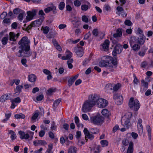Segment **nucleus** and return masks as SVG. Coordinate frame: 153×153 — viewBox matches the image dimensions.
<instances>
[{"label": "nucleus", "mask_w": 153, "mask_h": 153, "mask_svg": "<svg viewBox=\"0 0 153 153\" xmlns=\"http://www.w3.org/2000/svg\"><path fill=\"white\" fill-rule=\"evenodd\" d=\"M30 41L27 37L24 36L22 38L18 43L20 49L19 51V53L17 55L18 57H29L30 55Z\"/></svg>", "instance_id": "obj_1"}, {"label": "nucleus", "mask_w": 153, "mask_h": 153, "mask_svg": "<svg viewBox=\"0 0 153 153\" xmlns=\"http://www.w3.org/2000/svg\"><path fill=\"white\" fill-rule=\"evenodd\" d=\"M102 60L99 63L101 67H105L112 71V68L116 67L117 65L116 59H114L111 57L108 56H104L102 58Z\"/></svg>", "instance_id": "obj_2"}, {"label": "nucleus", "mask_w": 153, "mask_h": 153, "mask_svg": "<svg viewBox=\"0 0 153 153\" xmlns=\"http://www.w3.org/2000/svg\"><path fill=\"white\" fill-rule=\"evenodd\" d=\"M96 96L91 95L89 97L88 100L85 101L82 104V111L83 112L86 113L90 111L96 103Z\"/></svg>", "instance_id": "obj_3"}, {"label": "nucleus", "mask_w": 153, "mask_h": 153, "mask_svg": "<svg viewBox=\"0 0 153 153\" xmlns=\"http://www.w3.org/2000/svg\"><path fill=\"white\" fill-rule=\"evenodd\" d=\"M132 116L131 112H126L122 118L121 124L127 129L129 128V126L130 125V121Z\"/></svg>", "instance_id": "obj_4"}, {"label": "nucleus", "mask_w": 153, "mask_h": 153, "mask_svg": "<svg viewBox=\"0 0 153 153\" xmlns=\"http://www.w3.org/2000/svg\"><path fill=\"white\" fill-rule=\"evenodd\" d=\"M128 105L130 108L134 111L138 110L140 107V104L138 100L134 99L133 98H131L129 100Z\"/></svg>", "instance_id": "obj_5"}, {"label": "nucleus", "mask_w": 153, "mask_h": 153, "mask_svg": "<svg viewBox=\"0 0 153 153\" xmlns=\"http://www.w3.org/2000/svg\"><path fill=\"white\" fill-rule=\"evenodd\" d=\"M20 137L21 139H28L30 140H32L34 134V132L30 131H27V133L21 131L18 132Z\"/></svg>", "instance_id": "obj_6"}, {"label": "nucleus", "mask_w": 153, "mask_h": 153, "mask_svg": "<svg viewBox=\"0 0 153 153\" xmlns=\"http://www.w3.org/2000/svg\"><path fill=\"white\" fill-rule=\"evenodd\" d=\"M145 36L143 35H141L138 38L135 37H132L130 41V45H131L132 44L137 43L140 44H143L145 42Z\"/></svg>", "instance_id": "obj_7"}, {"label": "nucleus", "mask_w": 153, "mask_h": 153, "mask_svg": "<svg viewBox=\"0 0 153 153\" xmlns=\"http://www.w3.org/2000/svg\"><path fill=\"white\" fill-rule=\"evenodd\" d=\"M104 120V117L100 114L90 117L91 122L96 125H99L102 123Z\"/></svg>", "instance_id": "obj_8"}, {"label": "nucleus", "mask_w": 153, "mask_h": 153, "mask_svg": "<svg viewBox=\"0 0 153 153\" xmlns=\"http://www.w3.org/2000/svg\"><path fill=\"white\" fill-rule=\"evenodd\" d=\"M97 104V106L100 108H103L106 106L108 104V101L106 100L101 98L96 99Z\"/></svg>", "instance_id": "obj_9"}, {"label": "nucleus", "mask_w": 153, "mask_h": 153, "mask_svg": "<svg viewBox=\"0 0 153 153\" xmlns=\"http://www.w3.org/2000/svg\"><path fill=\"white\" fill-rule=\"evenodd\" d=\"M44 19V17H43L42 18L32 22L30 24V25L28 27L27 29H29L31 27H39L41 25Z\"/></svg>", "instance_id": "obj_10"}, {"label": "nucleus", "mask_w": 153, "mask_h": 153, "mask_svg": "<svg viewBox=\"0 0 153 153\" xmlns=\"http://www.w3.org/2000/svg\"><path fill=\"white\" fill-rule=\"evenodd\" d=\"M114 99L115 100L116 103L118 105H121L123 101V99L122 95L116 94L114 95L113 97Z\"/></svg>", "instance_id": "obj_11"}, {"label": "nucleus", "mask_w": 153, "mask_h": 153, "mask_svg": "<svg viewBox=\"0 0 153 153\" xmlns=\"http://www.w3.org/2000/svg\"><path fill=\"white\" fill-rule=\"evenodd\" d=\"M36 12L37 11L36 10L27 12V15L26 17L27 20L28 21L33 19L34 17L36 16Z\"/></svg>", "instance_id": "obj_12"}, {"label": "nucleus", "mask_w": 153, "mask_h": 153, "mask_svg": "<svg viewBox=\"0 0 153 153\" xmlns=\"http://www.w3.org/2000/svg\"><path fill=\"white\" fill-rule=\"evenodd\" d=\"M84 4L81 6V10L83 11H86L90 9L91 7L90 3L88 1L85 0L83 2Z\"/></svg>", "instance_id": "obj_13"}, {"label": "nucleus", "mask_w": 153, "mask_h": 153, "mask_svg": "<svg viewBox=\"0 0 153 153\" xmlns=\"http://www.w3.org/2000/svg\"><path fill=\"white\" fill-rule=\"evenodd\" d=\"M74 51L78 57H81L83 54L84 51L82 47L77 46L75 47Z\"/></svg>", "instance_id": "obj_14"}, {"label": "nucleus", "mask_w": 153, "mask_h": 153, "mask_svg": "<svg viewBox=\"0 0 153 153\" xmlns=\"http://www.w3.org/2000/svg\"><path fill=\"white\" fill-rule=\"evenodd\" d=\"M52 10L53 11V14H56V7L53 4H51L50 7L45 8L44 10L46 13H49Z\"/></svg>", "instance_id": "obj_15"}, {"label": "nucleus", "mask_w": 153, "mask_h": 153, "mask_svg": "<svg viewBox=\"0 0 153 153\" xmlns=\"http://www.w3.org/2000/svg\"><path fill=\"white\" fill-rule=\"evenodd\" d=\"M142 119L140 118L138 119L137 121V128L138 131V133L140 135H141L143 133V126L142 125Z\"/></svg>", "instance_id": "obj_16"}, {"label": "nucleus", "mask_w": 153, "mask_h": 153, "mask_svg": "<svg viewBox=\"0 0 153 153\" xmlns=\"http://www.w3.org/2000/svg\"><path fill=\"white\" fill-rule=\"evenodd\" d=\"M19 36V33L16 34L13 32H10L9 33L10 40L11 41H15Z\"/></svg>", "instance_id": "obj_17"}, {"label": "nucleus", "mask_w": 153, "mask_h": 153, "mask_svg": "<svg viewBox=\"0 0 153 153\" xmlns=\"http://www.w3.org/2000/svg\"><path fill=\"white\" fill-rule=\"evenodd\" d=\"M110 42L107 39L105 40L102 44L101 46L104 51H107L109 50V47Z\"/></svg>", "instance_id": "obj_18"}, {"label": "nucleus", "mask_w": 153, "mask_h": 153, "mask_svg": "<svg viewBox=\"0 0 153 153\" xmlns=\"http://www.w3.org/2000/svg\"><path fill=\"white\" fill-rule=\"evenodd\" d=\"M65 55L62 56V59L63 60L70 59L72 57V53L68 50H66L65 53Z\"/></svg>", "instance_id": "obj_19"}, {"label": "nucleus", "mask_w": 153, "mask_h": 153, "mask_svg": "<svg viewBox=\"0 0 153 153\" xmlns=\"http://www.w3.org/2000/svg\"><path fill=\"white\" fill-rule=\"evenodd\" d=\"M148 86V83L147 82H145L143 80L141 81V85L140 87V91L143 92L144 90H146Z\"/></svg>", "instance_id": "obj_20"}, {"label": "nucleus", "mask_w": 153, "mask_h": 153, "mask_svg": "<svg viewBox=\"0 0 153 153\" xmlns=\"http://www.w3.org/2000/svg\"><path fill=\"white\" fill-rule=\"evenodd\" d=\"M101 114L104 117H108L111 115V112L106 109H103L101 111Z\"/></svg>", "instance_id": "obj_21"}, {"label": "nucleus", "mask_w": 153, "mask_h": 153, "mask_svg": "<svg viewBox=\"0 0 153 153\" xmlns=\"http://www.w3.org/2000/svg\"><path fill=\"white\" fill-rule=\"evenodd\" d=\"M8 133L10 135V137L12 141L16 139L17 136L15 132L12 130H9L8 131Z\"/></svg>", "instance_id": "obj_22"}, {"label": "nucleus", "mask_w": 153, "mask_h": 153, "mask_svg": "<svg viewBox=\"0 0 153 153\" xmlns=\"http://www.w3.org/2000/svg\"><path fill=\"white\" fill-rule=\"evenodd\" d=\"M52 42L54 46L56 47L57 50L59 51H62V49L61 46L58 44L57 41L54 39L52 40Z\"/></svg>", "instance_id": "obj_23"}, {"label": "nucleus", "mask_w": 153, "mask_h": 153, "mask_svg": "<svg viewBox=\"0 0 153 153\" xmlns=\"http://www.w3.org/2000/svg\"><path fill=\"white\" fill-rule=\"evenodd\" d=\"M117 11L119 12V15L123 17H125L126 16V14L123 11V9L122 7H118L117 8Z\"/></svg>", "instance_id": "obj_24"}, {"label": "nucleus", "mask_w": 153, "mask_h": 153, "mask_svg": "<svg viewBox=\"0 0 153 153\" xmlns=\"http://www.w3.org/2000/svg\"><path fill=\"white\" fill-rule=\"evenodd\" d=\"M113 86L112 84H108L106 85L105 87V89L107 93L109 92V91L113 90Z\"/></svg>", "instance_id": "obj_25"}, {"label": "nucleus", "mask_w": 153, "mask_h": 153, "mask_svg": "<svg viewBox=\"0 0 153 153\" xmlns=\"http://www.w3.org/2000/svg\"><path fill=\"white\" fill-rule=\"evenodd\" d=\"M122 46L119 44H117L116 45L114 50L118 53H120L122 51Z\"/></svg>", "instance_id": "obj_26"}, {"label": "nucleus", "mask_w": 153, "mask_h": 153, "mask_svg": "<svg viewBox=\"0 0 153 153\" xmlns=\"http://www.w3.org/2000/svg\"><path fill=\"white\" fill-rule=\"evenodd\" d=\"M23 88V86L22 85H19L17 86L15 89V94L16 95H19L22 89Z\"/></svg>", "instance_id": "obj_27"}, {"label": "nucleus", "mask_w": 153, "mask_h": 153, "mask_svg": "<svg viewBox=\"0 0 153 153\" xmlns=\"http://www.w3.org/2000/svg\"><path fill=\"white\" fill-rule=\"evenodd\" d=\"M133 143L131 142L129 143V146L127 149L126 153H132L133 152Z\"/></svg>", "instance_id": "obj_28"}, {"label": "nucleus", "mask_w": 153, "mask_h": 153, "mask_svg": "<svg viewBox=\"0 0 153 153\" xmlns=\"http://www.w3.org/2000/svg\"><path fill=\"white\" fill-rule=\"evenodd\" d=\"M77 151V148L74 146H71L69 148L68 153H76Z\"/></svg>", "instance_id": "obj_29"}, {"label": "nucleus", "mask_w": 153, "mask_h": 153, "mask_svg": "<svg viewBox=\"0 0 153 153\" xmlns=\"http://www.w3.org/2000/svg\"><path fill=\"white\" fill-rule=\"evenodd\" d=\"M41 30L43 31L44 34H47L48 33L50 30V28L47 26H42Z\"/></svg>", "instance_id": "obj_30"}, {"label": "nucleus", "mask_w": 153, "mask_h": 153, "mask_svg": "<svg viewBox=\"0 0 153 153\" xmlns=\"http://www.w3.org/2000/svg\"><path fill=\"white\" fill-rule=\"evenodd\" d=\"M9 98V97L8 94H5L2 96L0 98V101L1 102H4L5 100Z\"/></svg>", "instance_id": "obj_31"}, {"label": "nucleus", "mask_w": 153, "mask_h": 153, "mask_svg": "<svg viewBox=\"0 0 153 153\" xmlns=\"http://www.w3.org/2000/svg\"><path fill=\"white\" fill-rule=\"evenodd\" d=\"M53 145L52 144L50 143L48 145V148L46 151L45 153H53L52 149H53Z\"/></svg>", "instance_id": "obj_32"}, {"label": "nucleus", "mask_w": 153, "mask_h": 153, "mask_svg": "<svg viewBox=\"0 0 153 153\" xmlns=\"http://www.w3.org/2000/svg\"><path fill=\"white\" fill-rule=\"evenodd\" d=\"M36 76L33 74L30 75L28 76L29 80L31 82H34L36 80Z\"/></svg>", "instance_id": "obj_33"}, {"label": "nucleus", "mask_w": 153, "mask_h": 153, "mask_svg": "<svg viewBox=\"0 0 153 153\" xmlns=\"http://www.w3.org/2000/svg\"><path fill=\"white\" fill-rule=\"evenodd\" d=\"M131 46L132 49L134 51H138L140 48V46L138 44H134V45L132 44Z\"/></svg>", "instance_id": "obj_34"}, {"label": "nucleus", "mask_w": 153, "mask_h": 153, "mask_svg": "<svg viewBox=\"0 0 153 153\" xmlns=\"http://www.w3.org/2000/svg\"><path fill=\"white\" fill-rule=\"evenodd\" d=\"M25 15V13L24 11L21 12L19 14L18 19L21 21L22 20L23 16Z\"/></svg>", "instance_id": "obj_35"}, {"label": "nucleus", "mask_w": 153, "mask_h": 153, "mask_svg": "<svg viewBox=\"0 0 153 153\" xmlns=\"http://www.w3.org/2000/svg\"><path fill=\"white\" fill-rule=\"evenodd\" d=\"M134 79L133 81L134 85V86L137 85L139 83V80L137 79L134 74H133Z\"/></svg>", "instance_id": "obj_36"}, {"label": "nucleus", "mask_w": 153, "mask_h": 153, "mask_svg": "<svg viewBox=\"0 0 153 153\" xmlns=\"http://www.w3.org/2000/svg\"><path fill=\"white\" fill-rule=\"evenodd\" d=\"M113 86V90L115 91L118 90L121 86V84L119 83L114 85Z\"/></svg>", "instance_id": "obj_37"}, {"label": "nucleus", "mask_w": 153, "mask_h": 153, "mask_svg": "<svg viewBox=\"0 0 153 153\" xmlns=\"http://www.w3.org/2000/svg\"><path fill=\"white\" fill-rule=\"evenodd\" d=\"M11 101L12 102H14L15 103L18 104L20 102L21 100L20 98L19 97H18L12 99Z\"/></svg>", "instance_id": "obj_38"}, {"label": "nucleus", "mask_w": 153, "mask_h": 153, "mask_svg": "<svg viewBox=\"0 0 153 153\" xmlns=\"http://www.w3.org/2000/svg\"><path fill=\"white\" fill-rule=\"evenodd\" d=\"M122 35V33L120 29H118L116 33L114 34V37H117L120 36Z\"/></svg>", "instance_id": "obj_39"}, {"label": "nucleus", "mask_w": 153, "mask_h": 153, "mask_svg": "<svg viewBox=\"0 0 153 153\" xmlns=\"http://www.w3.org/2000/svg\"><path fill=\"white\" fill-rule=\"evenodd\" d=\"M25 115L22 113H19L18 114H16L15 115V118L16 119H24L25 118Z\"/></svg>", "instance_id": "obj_40"}, {"label": "nucleus", "mask_w": 153, "mask_h": 153, "mask_svg": "<svg viewBox=\"0 0 153 153\" xmlns=\"http://www.w3.org/2000/svg\"><path fill=\"white\" fill-rule=\"evenodd\" d=\"M100 143L102 147H105L108 145V142L106 140H102L100 141Z\"/></svg>", "instance_id": "obj_41"}, {"label": "nucleus", "mask_w": 153, "mask_h": 153, "mask_svg": "<svg viewBox=\"0 0 153 153\" xmlns=\"http://www.w3.org/2000/svg\"><path fill=\"white\" fill-rule=\"evenodd\" d=\"M73 59H71L68 60L67 62L68 66L69 68L71 69L73 68V65L71 63L73 62Z\"/></svg>", "instance_id": "obj_42"}, {"label": "nucleus", "mask_w": 153, "mask_h": 153, "mask_svg": "<svg viewBox=\"0 0 153 153\" xmlns=\"http://www.w3.org/2000/svg\"><path fill=\"white\" fill-rule=\"evenodd\" d=\"M81 2L79 0H75L74 1V5L76 7H79L81 5Z\"/></svg>", "instance_id": "obj_43"}, {"label": "nucleus", "mask_w": 153, "mask_h": 153, "mask_svg": "<svg viewBox=\"0 0 153 153\" xmlns=\"http://www.w3.org/2000/svg\"><path fill=\"white\" fill-rule=\"evenodd\" d=\"M91 132L93 134H96L99 132V130L97 128H91L90 129Z\"/></svg>", "instance_id": "obj_44"}, {"label": "nucleus", "mask_w": 153, "mask_h": 153, "mask_svg": "<svg viewBox=\"0 0 153 153\" xmlns=\"http://www.w3.org/2000/svg\"><path fill=\"white\" fill-rule=\"evenodd\" d=\"M8 40V36L4 37L1 40V42L3 45H5L7 44Z\"/></svg>", "instance_id": "obj_45"}, {"label": "nucleus", "mask_w": 153, "mask_h": 153, "mask_svg": "<svg viewBox=\"0 0 153 153\" xmlns=\"http://www.w3.org/2000/svg\"><path fill=\"white\" fill-rule=\"evenodd\" d=\"M65 6V3L64 2H60L59 5V8L60 10L63 9Z\"/></svg>", "instance_id": "obj_46"}, {"label": "nucleus", "mask_w": 153, "mask_h": 153, "mask_svg": "<svg viewBox=\"0 0 153 153\" xmlns=\"http://www.w3.org/2000/svg\"><path fill=\"white\" fill-rule=\"evenodd\" d=\"M94 137V135L89 133L88 134L86 135V136H85V139L86 140V142H87V138L91 140H92L93 139Z\"/></svg>", "instance_id": "obj_47"}, {"label": "nucleus", "mask_w": 153, "mask_h": 153, "mask_svg": "<svg viewBox=\"0 0 153 153\" xmlns=\"http://www.w3.org/2000/svg\"><path fill=\"white\" fill-rule=\"evenodd\" d=\"M56 91L55 88H50L47 91V94L48 95H51L54 92Z\"/></svg>", "instance_id": "obj_48"}, {"label": "nucleus", "mask_w": 153, "mask_h": 153, "mask_svg": "<svg viewBox=\"0 0 153 153\" xmlns=\"http://www.w3.org/2000/svg\"><path fill=\"white\" fill-rule=\"evenodd\" d=\"M39 115L38 113H35L32 117V121L34 122L36 121V119L37 118Z\"/></svg>", "instance_id": "obj_49"}, {"label": "nucleus", "mask_w": 153, "mask_h": 153, "mask_svg": "<svg viewBox=\"0 0 153 153\" xmlns=\"http://www.w3.org/2000/svg\"><path fill=\"white\" fill-rule=\"evenodd\" d=\"M23 10H22L21 9L19 8H17L14 9L13 10V12L15 14H19L20 13H21V12H22Z\"/></svg>", "instance_id": "obj_50"}, {"label": "nucleus", "mask_w": 153, "mask_h": 153, "mask_svg": "<svg viewBox=\"0 0 153 153\" xmlns=\"http://www.w3.org/2000/svg\"><path fill=\"white\" fill-rule=\"evenodd\" d=\"M82 21L85 23H87L88 22V18L85 15H84L82 16Z\"/></svg>", "instance_id": "obj_51"}, {"label": "nucleus", "mask_w": 153, "mask_h": 153, "mask_svg": "<svg viewBox=\"0 0 153 153\" xmlns=\"http://www.w3.org/2000/svg\"><path fill=\"white\" fill-rule=\"evenodd\" d=\"M61 101L60 99H58L56 100L53 103V107H55L58 106Z\"/></svg>", "instance_id": "obj_52"}, {"label": "nucleus", "mask_w": 153, "mask_h": 153, "mask_svg": "<svg viewBox=\"0 0 153 153\" xmlns=\"http://www.w3.org/2000/svg\"><path fill=\"white\" fill-rule=\"evenodd\" d=\"M27 60L25 59H23L21 60V62L22 65H23L25 67H27V65L26 64Z\"/></svg>", "instance_id": "obj_53"}, {"label": "nucleus", "mask_w": 153, "mask_h": 153, "mask_svg": "<svg viewBox=\"0 0 153 153\" xmlns=\"http://www.w3.org/2000/svg\"><path fill=\"white\" fill-rule=\"evenodd\" d=\"M57 128V126L56 125L55 123L53 122L51 124V128L52 130H55Z\"/></svg>", "instance_id": "obj_54"}, {"label": "nucleus", "mask_w": 153, "mask_h": 153, "mask_svg": "<svg viewBox=\"0 0 153 153\" xmlns=\"http://www.w3.org/2000/svg\"><path fill=\"white\" fill-rule=\"evenodd\" d=\"M75 122L77 126L79 127V118L77 117H75L74 118Z\"/></svg>", "instance_id": "obj_55"}, {"label": "nucleus", "mask_w": 153, "mask_h": 153, "mask_svg": "<svg viewBox=\"0 0 153 153\" xmlns=\"http://www.w3.org/2000/svg\"><path fill=\"white\" fill-rule=\"evenodd\" d=\"M92 34L95 36H97L98 35V30L97 29H94L92 31Z\"/></svg>", "instance_id": "obj_56"}, {"label": "nucleus", "mask_w": 153, "mask_h": 153, "mask_svg": "<svg viewBox=\"0 0 153 153\" xmlns=\"http://www.w3.org/2000/svg\"><path fill=\"white\" fill-rule=\"evenodd\" d=\"M81 135V133L80 131H77L76 132V137L78 140L79 139Z\"/></svg>", "instance_id": "obj_57"}, {"label": "nucleus", "mask_w": 153, "mask_h": 153, "mask_svg": "<svg viewBox=\"0 0 153 153\" xmlns=\"http://www.w3.org/2000/svg\"><path fill=\"white\" fill-rule=\"evenodd\" d=\"M146 129L147 131V132L148 133V136L149 137H151V129L150 128V126H146Z\"/></svg>", "instance_id": "obj_58"}, {"label": "nucleus", "mask_w": 153, "mask_h": 153, "mask_svg": "<svg viewBox=\"0 0 153 153\" xmlns=\"http://www.w3.org/2000/svg\"><path fill=\"white\" fill-rule=\"evenodd\" d=\"M67 27L66 25L65 24H61L59 25L58 26L59 29L62 30L66 28Z\"/></svg>", "instance_id": "obj_59"}, {"label": "nucleus", "mask_w": 153, "mask_h": 153, "mask_svg": "<svg viewBox=\"0 0 153 153\" xmlns=\"http://www.w3.org/2000/svg\"><path fill=\"white\" fill-rule=\"evenodd\" d=\"M7 13L6 12H4L0 15V17L2 19H4L6 16Z\"/></svg>", "instance_id": "obj_60"}, {"label": "nucleus", "mask_w": 153, "mask_h": 153, "mask_svg": "<svg viewBox=\"0 0 153 153\" xmlns=\"http://www.w3.org/2000/svg\"><path fill=\"white\" fill-rule=\"evenodd\" d=\"M74 81V79L72 78L70 79L68 81V85L69 86H71L73 83Z\"/></svg>", "instance_id": "obj_61"}, {"label": "nucleus", "mask_w": 153, "mask_h": 153, "mask_svg": "<svg viewBox=\"0 0 153 153\" xmlns=\"http://www.w3.org/2000/svg\"><path fill=\"white\" fill-rule=\"evenodd\" d=\"M131 135L132 136V137L134 139H136L138 137V134L134 132H132L131 134Z\"/></svg>", "instance_id": "obj_62"}, {"label": "nucleus", "mask_w": 153, "mask_h": 153, "mask_svg": "<svg viewBox=\"0 0 153 153\" xmlns=\"http://www.w3.org/2000/svg\"><path fill=\"white\" fill-rule=\"evenodd\" d=\"M39 144L42 146H45L47 144V143L45 141L43 140H39Z\"/></svg>", "instance_id": "obj_63"}, {"label": "nucleus", "mask_w": 153, "mask_h": 153, "mask_svg": "<svg viewBox=\"0 0 153 153\" xmlns=\"http://www.w3.org/2000/svg\"><path fill=\"white\" fill-rule=\"evenodd\" d=\"M128 141L127 140H123L122 141L123 144L125 146H127L128 144Z\"/></svg>", "instance_id": "obj_64"}]
</instances>
